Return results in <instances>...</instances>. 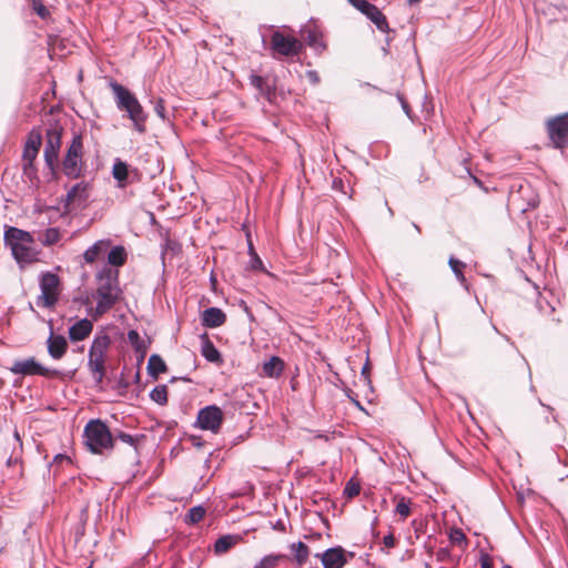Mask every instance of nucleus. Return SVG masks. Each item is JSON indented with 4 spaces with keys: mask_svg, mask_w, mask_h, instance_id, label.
I'll return each instance as SVG.
<instances>
[{
    "mask_svg": "<svg viewBox=\"0 0 568 568\" xmlns=\"http://www.w3.org/2000/svg\"><path fill=\"white\" fill-rule=\"evenodd\" d=\"M109 87L114 95L116 108L125 112L126 118L131 120L133 129L138 133L144 134L146 132L148 113L144 111L138 98L128 88L116 81H111Z\"/></svg>",
    "mask_w": 568,
    "mask_h": 568,
    "instance_id": "1",
    "label": "nucleus"
},
{
    "mask_svg": "<svg viewBox=\"0 0 568 568\" xmlns=\"http://www.w3.org/2000/svg\"><path fill=\"white\" fill-rule=\"evenodd\" d=\"M97 280L95 314L102 315L110 311L119 302L122 295V290L120 288L119 283V271L110 266H103V268L97 274Z\"/></svg>",
    "mask_w": 568,
    "mask_h": 568,
    "instance_id": "2",
    "label": "nucleus"
},
{
    "mask_svg": "<svg viewBox=\"0 0 568 568\" xmlns=\"http://www.w3.org/2000/svg\"><path fill=\"white\" fill-rule=\"evenodd\" d=\"M33 243L31 233L21 229L10 226L4 232V244L10 247L14 260L21 266L38 260L39 252L33 247Z\"/></svg>",
    "mask_w": 568,
    "mask_h": 568,
    "instance_id": "3",
    "label": "nucleus"
},
{
    "mask_svg": "<svg viewBox=\"0 0 568 568\" xmlns=\"http://www.w3.org/2000/svg\"><path fill=\"white\" fill-rule=\"evenodd\" d=\"M84 146L82 135L74 133L61 161L63 174L71 180L83 176L85 171Z\"/></svg>",
    "mask_w": 568,
    "mask_h": 568,
    "instance_id": "4",
    "label": "nucleus"
},
{
    "mask_svg": "<svg viewBox=\"0 0 568 568\" xmlns=\"http://www.w3.org/2000/svg\"><path fill=\"white\" fill-rule=\"evenodd\" d=\"M111 345L110 336L97 333L89 349L88 368L97 384H101L105 376V358Z\"/></svg>",
    "mask_w": 568,
    "mask_h": 568,
    "instance_id": "5",
    "label": "nucleus"
},
{
    "mask_svg": "<svg viewBox=\"0 0 568 568\" xmlns=\"http://www.w3.org/2000/svg\"><path fill=\"white\" fill-rule=\"evenodd\" d=\"M83 437L85 445L94 454H102L113 448V434L100 419H92L85 425Z\"/></svg>",
    "mask_w": 568,
    "mask_h": 568,
    "instance_id": "6",
    "label": "nucleus"
},
{
    "mask_svg": "<svg viewBox=\"0 0 568 568\" xmlns=\"http://www.w3.org/2000/svg\"><path fill=\"white\" fill-rule=\"evenodd\" d=\"M63 129L54 124L47 130L43 158L47 168L54 172L59 166V154L61 149V138Z\"/></svg>",
    "mask_w": 568,
    "mask_h": 568,
    "instance_id": "7",
    "label": "nucleus"
},
{
    "mask_svg": "<svg viewBox=\"0 0 568 568\" xmlns=\"http://www.w3.org/2000/svg\"><path fill=\"white\" fill-rule=\"evenodd\" d=\"M60 278L57 274L45 272L40 276L41 294L37 297L36 304L39 307L51 308L59 298Z\"/></svg>",
    "mask_w": 568,
    "mask_h": 568,
    "instance_id": "8",
    "label": "nucleus"
},
{
    "mask_svg": "<svg viewBox=\"0 0 568 568\" xmlns=\"http://www.w3.org/2000/svg\"><path fill=\"white\" fill-rule=\"evenodd\" d=\"M10 372L21 376H58L59 371L51 369L40 364L34 357L16 361Z\"/></svg>",
    "mask_w": 568,
    "mask_h": 568,
    "instance_id": "9",
    "label": "nucleus"
},
{
    "mask_svg": "<svg viewBox=\"0 0 568 568\" xmlns=\"http://www.w3.org/2000/svg\"><path fill=\"white\" fill-rule=\"evenodd\" d=\"M547 132L556 149H564L568 144V112L547 121Z\"/></svg>",
    "mask_w": 568,
    "mask_h": 568,
    "instance_id": "10",
    "label": "nucleus"
},
{
    "mask_svg": "<svg viewBox=\"0 0 568 568\" xmlns=\"http://www.w3.org/2000/svg\"><path fill=\"white\" fill-rule=\"evenodd\" d=\"M223 412L216 405H209L197 413L195 426L217 434L223 423Z\"/></svg>",
    "mask_w": 568,
    "mask_h": 568,
    "instance_id": "11",
    "label": "nucleus"
},
{
    "mask_svg": "<svg viewBox=\"0 0 568 568\" xmlns=\"http://www.w3.org/2000/svg\"><path fill=\"white\" fill-rule=\"evenodd\" d=\"M347 1L374 23L381 32L388 33L390 31L385 14L375 4L366 0Z\"/></svg>",
    "mask_w": 568,
    "mask_h": 568,
    "instance_id": "12",
    "label": "nucleus"
},
{
    "mask_svg": "<svg viewBox=\"0 0 568 568\" xmlns=\"http://www.w3.org/2000/svg\"><path fill=\"white\" fill-rule=\"evenodd\" d=\"M271 48L275 54L283 57L297 55L302 49V43L294 37H286L280 31L272 34Z\"/></svg>",
    "mask_w": 568,
    "mask_h": 568,
    "instance_id": "13",
    "label": "nucleus"
},
{
    "mask_svg": "<svg viewBox=\"0 0 568 568\" xmlns=\"http://www.w3.org/2000/svg\"><path fill=\"white\" fill-rule=\"evenodd\" d=\"M315 557L321 558L324 568H343L348 561L346 551L341 546L328 548L323 554H316Z\"/></svg>",
    "mask_w": 568,
    "mask_h": 568,
    "instance_id": "14",
    "label": "nucleus"
},
{
    "mask_svg": "<svg viewBox=\"0 0 568 568\" xmlns=\"http://www.w3.org/2000/svg\"><path fill=\"white\" fill-rule=\"evenodd\" d=\"M41 144V133L33 129L28 135L22 154L23 161L29 165H32L33 161L37 159Z\"/></svg>",
    "mask_w": 568,
    "mask_h": 568,
    "instance_id": "15",
    "label": "nucleus"
},
{
    "mask_svg": "<svg viewBox=\"0 0 568 568\" xmlns=\"http://www.w3.org/2000/svg\"><path fill=\"white\" fill-rule=\"evenodd\" d=\"M48 353L53 359H61L68 349L64 336L55 335L52 331L47 339Z\"/></svg>",
    "mask_w": 568,
    "mask_h": 568,
    "instance_id": "16",
    "label": "nucleus"
},
{
    "mask_svg": "<svg viewBox=\"0 0 568 568\" xmlns=\"http://www.w3.org/2000/svg\"><path fill=\"white\" fill-rule=\"evenodd\" d=\"M251 84L258 90L260 94L268 102H273L276 98L275 84L268 78L253 74L251 75Z\"/></svg>",
    "mask_w": 568,
    "mask_h": 568,
    "instance_id": "17",
    "label": "nucleus"
},
{
    "mask_svg": "<svg viewBox=\"0 0 568 568\" xmlns=\"http://www.w3.org/2000/svg\"><path fill=\"white\" fill-rule=\"evenodd\" d=\"M111 246V241L109 240H100L97 241L93 245L88 247L83 253V258L87 263L92 264L100 258H103L106 252Z\"/></svg>",
    "mask_w": 568,
    "mask_h": 568,
    "instance_id": "18",
    "label": "nucleus"
},
{
    "mask_svg": "<svg viewBox=\"0 0 568 568\" xmlns=\"http://www.w3.org/2000/svg\"><path fill=\"white\" fill-rule=\"evenodd\" d=\"M92 322L88 318H82L69 327V338L72 342H81L92 333Z\"/></svg>",
    "mask_w": 568,
    "mask_h": 568,
    "instance_id": "19",
    "label": "nucleus"
},
{
    "mask_svg": "<svg viewBox=\"0 0 568 568\" xmlns=\"http://www.w3.org/2000/svg\"><path fill=\"white\" fill-rule=\"evenodd\" d=\"M226 322L225 313L219 307H209L202 313V325L209 328L222 326Z\"/></svg>",
    "mask_w": 568,
    "mask_h": 568,
    "instance_id": "20",
    "label": "nucleus"
},
{
    "mask_svg": "<svg viewBox=\"0 0 568 568\" xmlns=\"http://www.w3.org/2000/svg\"><path fill=\"white\" fill-rule=\"evenodd\" d=\"M201 354L210 363L222 364V355L219 349L214 346L207 334L201 335Z\"/></svg>",
    "mask_w": 568,
    "mask_h": 568,
    "instance_id": "21",
    "label": "nucleus"
},
{
    "mask_svg": "<svg viewBox=\"0 0 568 568\" xmlns=\"http://www.w3.org/2000/svg\"><path fill=\"white\" fill-rule=\"evenodd\" d=\"M112 176L116 181V186L124 189L130 184L129 165L121 159H115L112 165Z\"/></svg>",
    "mask_w": 568,
    "mask_h": 568,
    "instance_id": "22",
    "label": "nucleus"
},
{
    "mask_svg": "<svg viewBox=\"0 0 568 568\" xmlns=\"http://www.w3.org/2000/svg\"><path fill=\"white\" fill-rule=\"evenodd\" d=\"M90 184L85 181H81L74 184L67 193L65 202L71 203H83L89 199Z\"/></svg>",
    "mask_w": 568,
    "mask_h": 568,
    "instance_id": "23",
    "label": "nucleus"
},
{
    "mask_svg": "<svg viewBox=\"0 0 568 568\" xmlns=\"http://www.w3.org/2000/svg\"><path fill=\"white\" fill-rule=\"evenodd\" d=\"M128 339L135 353L139 354V361H143L148 352V343L134 329L128 332Z\"/></svg>",
    "mask_w": 568,
    "mask_h": 568,
    "instance_id": "24",
    "label": "nucleus"
},
{
    "mask_svg": "<svg viewBox=\"0 0 568 568\" xmlns=\"http://www.w3.org/2000/svg\"><path fill=\"white\" fill-rule=\"evenodd\" d=\"M284 362L277 357L272 356L267 362L263 364V374L266 377H278L283 373Z\"/></svg>",
    "mask_w": 568,
    "mask_h": 568,
    "instance_id": "25",
    "label": "nucleus"
},
{
    "mask_svg": "<svg viewBox=\"0 0 568 568\" xmlns=\"http://www.w3.org/2000/svg\"><path fill=\"white\" fill-rule=\"evenodd\" d=\"M166 371V364L158 354H152L148 362V373L153 378H156L161 373Z\"/></svg>",
    "mask_w": 568,
    "mask_h": 568,
    "instance_id": "26",
    "label": "nucleus"
},
{
    "mask_svg": "<svg viewBox=\"0 0 568 568\" xmlns=\"http://www.w3.org/2000/svg\"><path fill=\"white\" fill-rule=\"evenodd\" d=\"M108 253V263L112 266H121L126 262L125 248L121 245L112 247Z\"/></svg>",
    "mask_w": 568,
    "mask_h": 568,
    "instance_id": "27",
    "label": "nucleus"
},
{
    "mask_svg": "<svg viewBox=\"0 0 568 568\" xmlns=\"http://www.w3.org/2000/svg\"><path fill=\"white\" fill-rule=\"evenodd\" d=\"M61 240V232L58 227H49L45 231H43L40 236L39 241L44 246H51L57 244Z\"/></svg>",
    "mask_w": 568,
    "mask_h": 568,
    "instance_id": "28",
    "label": "nucleus"
},
{
    "mask_svg": "<svg viewBox=\"0 0 568 568\" xmlns=\"http://www.w3.org/2000/svg\"><path fill=\"white\" fill-rule=\"evenodd\" d=\"M291 549L294 552L296 562L300 566H303L307 561L308 555H310V549H308L307 545H305L302 541H298V542L292 544Z\"/></svg>",
    "mask_w": 568,
    "mask_h": 568,
    "instance_id": "29",
    "label": "nucleus"
},
{
    "mask_svg": "<svg viewBox=\"0 0 568 568\" xmlns=\"http://www.w3.org/2000/svg\"><path fill=\"white\" fill-rule=\"evenodd\" d=\"M236 544V537L232 535H224L220 537L214 544V551L216 554H224Z\"/></svg>",
    "mask_w": 568,
    "mask_h": 568,
    "instance_id": "30",
    "label": "nucleus"
},
{
    "mask_svg": "<svg viewBox=\"0 0 568 568\" xmlns=\"http://www.w3.org/2000/svg\"><path fill=\"white\" fill-rule=\"evenodd\" d=\"M302 36L305 38L307 44L310 47H313L315 49L317 48H324L321 39V34L311 28H307L302 31Z\"/></svg>",
    "mask_w": 568,
    "mask_h": 568,
    "instance_id": "31",
    "label": "nucleus"
},
{
    "mask_svg": "<svg viewBox=\"0 0 568 568\" xmlns=\"http://www.w3.org/2000/svg\"><path fill=\"white\" fill-rule=\"evenodd\" d=\"M150 398L159 405L168 403V388L165 385H158L150 392Z\"/></svg>",
    "mask_w": 568,
    "mask_h": 568,
    "instance_id": "32",
    "label": "nucleus"
},
{
    "mask_svg": "<svg viewBox=\"0 0 568 568\" xmlns=\"http://www.w3.org/2000/svg\"><path fill=\"white\" fill-rule=\"evenodd\" d=\"M283 558L284 555L264 556L254 568H275Z\"/></svg>",
    "mask_w": 568,
    "mask_h": 568,
    "instance_id": "33",
    "label": "nucleus"
},
{
    "mask_svg": "<svg viewBox=\"0 0 568 568\" xmlns=\"http://www.w3.org/2000/svg\"><path fill=\"white\" fill-rule=\"evenodd\" d=\"M204 515L205 509L202 506H194L187 511L185 521L187 524H197L204 518Z\"/></svg>",
    "mask_w": 568,
    "mask_h": 568,
    "instance_id": "34",
    "label": "nucleus"
},
{
    "mask_svg": "<svg viewBox=\"0 0 568 568\" xmlns=\"http://www.w3.org/2000/svg\"><path fill=\"white\" fill-rule=\"evenodd\" d=\"M448 264H449L452 271L454 272V274L456 275L457 280L462 284H464L466 282V278L462 272V268L465 266V263H463L462 261H459L455 257H450L448 261Z\"/></svg>",
    "mask_w": 568,
    "mask_h": 568,
    "instance_id": "35",
    "label": "nucleus"
},
{
    "mask_svg": "<svg viewBox=\"0 0 568 568\" xmlns=\"http://www.w3.org/2000/svg\"><path fill=\"white\" fill-rule=\"evenodd\" d=\"M395 513L402 518H407L410 514V500L402 497L396 505Z\"/></svg>",
    "mask_w": 568,
    "mask_h": 568,
    "instance_id": "36",
    "label": "nucleus"
},
{
    "mask_svg": "<svg viewBox=\"0 0 568 568\" xmlns=\"http://www.w3.org/2000/svg\"><path fill=\"white\" fill-rule=\"evenodd\" d=\"M247 270L251 271H258V272H266L263 261L258 256V254H254L253 257H250V262L247 264Z\"/></svg>",
    "mask_w": 568,
    "mask_h": 568,
    "instance_id": "37",
    "label": "nucleus"
},
{
    "mask_svg": "<svg viewBox=\"0 0 568 568\" xmlns=\"http://www.w3.org/2000/svg\"><path fill=\"white\" fill-rule=\"evenodd\" d=\"M114 439H120L121 442L130 445V446H135L136 443H138V438L130 435V434H126L122 430H119L116 432L114 435H113V440Z\"/></svg>",
    "mask_w": 568,
    "mask_h": 568,
    "instance_id": "38",
    "label": "nucleus"
},
{
    "mask_svg": "<svg viewBox=\"0 0 568 568\" xmlns=\"http://www.w3.org/2000/svg\"><path fill=\"white\" fill-rule=\"evenodd\" d=\"M359 491H361V487H359V484L357 483H354L353 480H349L346 486H345V489H344V494L348 497V498H353L357 495H359Z\"/></svg>",
    "mask_w": 568,
    "mask_h": 568,
    "instance_id": "39",
    "label": "nucleus"
},
{
    "mask_svg": "<svg viewBox=\"0 0 568 568\" xmlns=\"http://www.w3.org/2000/svg\"><path fill=\"white\" fill-rule=\"evenodd\" d=\"M154 112L156 113V115L162 119V120H165L166 119V110H165V105H164V101L163 99L159 98L156 101H155V104H154Z\"/></svg>",
    "mask_w": 568,
    "mask_h": 568,
    "instance_id": "40",
    "label": "nucleus"
},
{
    "mask_svg": "<svg viewBox=\"0 0 568 568\" xmlns=\"http://www.w3.org/2000/svg\"><path fill=\"white\" fill-rule=\"evenodd\" d=\"M33 10L42 19H45L50 14L49 10L41 1H33Z\"/></svg>",
    "mask_w": 568,
    "mask_h": 568,
    "instance_id": "41",
    "label": "nucleus"
},
{
    "mask_svg": "<svg viewBox=\"0 0 568 568\" xmlns=\"http://www.w3.org/2000/svg\"><path fill=\"white\" fill-rule=\"evenodd\" d=\"M450 537L454 542H462L466 539L464 532L460 529L454 530Z\"/></svg>",
    "mask_w": 568,
    "mask_h": 568,
    "instance_id": "42",
    "label": "nucleus"
},
{
    "mask_svg": "<svg viewBox=\"0 0 568 568\" xmlns=\"http://www.w3.org/2000/svg\"><path fill=\"white\" fill-rule=\"evenodd\" d=\"M383 545L387 548H393L395 546V537L393 536V534L384 536Z\"/></svg>",
    "mask_w": 568,
    "mask_h": 568,
    "instance_id": "43",
    "label": "nucleus"
},
{
    "mask_svg": "<svg viewBox=\"0 0 568 568\" xmlns=\"http://www.w3.org/2000/svg\"><path fill=\"white\" fill-rule=\"evenodd\" d=\"M480 568H494L493 562L487 555L480 558Z\"/></svg>",
    "mask_w": 568,
    "mask_h": 568,
    "instance_id": "44",
    "label": "nucleus"
},
{
    "mask_svg": "<svg viewBox=\"0 0 568 568\" xmlns=\"http://www.w3.org/2000/svg\"><path fill=\"white\" fill-rule=\"evenodd\" d=\"M399 101L402 103V108H403L404 112L407 115H409V106H408L407 102L402 97H399Z\"/></svg>",
    "mask_w": 568,
    "mask_h": 568,
    "instance_id": "45",
    "label": "nucleus"
},
{
    "mask_svg": "<svg viewBox=\"0 0 568 568\" xmlns=\"http://www.w3.org/2000/svg\"><path fill=\"white\" fill-rule=\"evenodd\" d=\"M308 78L311 79L312 82L314 83H317L318 82V77H317V73L315 71H310L308 72Z\"/></svg>",
    "mask_w": 568,
    "mask_h": 568,
    "instance_id": "46",
    "label": "nucleus"
},
{
    "mask_svg": "<svg viewBox=\"0 0 568 568\" xmlns=\"http://www.w3.org/2000/svg\"><path fill=\"white\" fill-rule=\"evenodd\" d=\"M247 252H248L250 257H253V256H254V254H257V253H256V251H255V248H254V246H253V244H252V242H248V248H247Z\"/></svg>",
    "mask_w": 568,
    "mask_h": 568,
    "instance_id": "47",
    "label": "nucleus"
},
{
    "mask_svg": "<svg viewBox=\"0 0 568 568\" xmlns=\"http://www.w3.org/2000/svg\"><path fill=\"white\" fill-rule=\"evenodd\" d=\"M192 443H193V445H194V446H196V447L202 446V443H201L200 440H197L194 436L192 437Z\"/></svg>",
    "mask_w": 568,
    "mask_h": 568,
    "instance_id": "48",
    "label": "nucleus"
},
{
    "mask_svg": "<svg viewBox=\"0 0 568 568\" xmlns=\"http://www.w3.org/2000/svg\"><path fill=\"white\" fill-rule=\"evenodd\" d=\"M367 371H368V366H367V364H366V365L363 367V369H362V374H363V375H365V374L367 373Z\"/></svg>",
    "mask_w": 568,
    "mask_h": 568,
    "instance_id": "49",
    "label": "nucleus"
},
{
    "mask_svg": "<svg viewBox=\"0 0 568 568\" xmlns=\"http://www.w3.org/2000/svg\"><path fill=\"white\" fill-rule=\"evenodd\" d=\"M420 0H407L408 4H414L416 2H419Z\"/></svg>",
    "mask_w": 568,
    "mask_h": 568,
    "instance_id": "50",
    "label": "nucleus"
},
{
    "mask_svg": "<svg viewBox=\"0 0 568 568\" xmlns=\"http://www.w3.org/2000/svg\"><path fill=\"white\" fill-rule=\"evenodd\" d=\"M413 226L417 230V232H420V229L417 224L414 223Z\"/></svg>",
    "mask_w": 568,
    "mask_h": 568,
    "instance_id": "51",
    "label": "nucleus"
},
{
    "mask_svg": "<svg viewBox=\"0 0 568 568\" xmlns=\"http://www.w3.org/2000/svg\"><path fill=\"white\" fill-rule=\"evenodd\" d=\"M140 379V374L136 373L135 377H134V381H139Z\"/></svg>",
    "mask_w": 568,
    "mask_h": 568,
    "instance_id": "52",
    "label": "nucleus"
},
{
    "mask_svg": "<svg viewBox=\"0 0 568 568\" xmlns=\"http://www.w3.org/2000/svg\"><path fill=\"white\" fill-rule=\"evenodd\" d=\"M504 568H510V567H509V566H506V567H504Z\"/></svg>",
    "mask_w": 568,
    "mask_h": 568,
    "instance_id": "53",
    "label": "nucleus"
}]
</instances>
